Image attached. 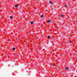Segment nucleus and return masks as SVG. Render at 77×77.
Wrapping results in <instances>:
<instances>
[{
  "mask_svg": "<svg viewBox=\"0 0 77 77\" xmlns=\"http://www.w3.org/2000/svg\"><path fill=\"white\" fill-rule=\"evenodd\" d=\"M74 77H76V76H74Z\"/></svg>",
  "mask_w": 77,
  "mask_h": 77,
  "instance_id": "nucleus-14",
  "label": "nucleus"
},
{
  "mask_svg": "<svg viewBox=\"0 0 77 77\" xmlns=\"http://www.w3.org/2000/svg\"><path fill=\"white\" fill-rule=\"evenodd\" d=\"M53 65H56V64H55V63H54L53 64Z\"/></svg>",
  "mask_w": 77,
  "mask_h": 77,
  "instance_id": "nucleus-13",
  "label": "nucleus"
},
{
  "mask_svg": "<svg viewBox=\"0 0 77 77\" xmlns=\"http://www.w3.org/2000/svg\"><path fill=\"white\" fill-rule=\"evenodd\" d=\"M47 22H48V23H51V22L50 20H48L47 21Z\"/></svg>",
  "mask_w": 77,
  "mask_h": 77,
  "instance_id": "nucleus-4",
  "label": "nucleus"
},
{
  "mask_svg": "<svg viewBox=\"0 0 77 77\" xmlns=\"http://www.w3.org/2000/svg\"><path fill=\"white\" fill-rule=\"evenodd\" d=\"M49 2L50 4H52V3H53V2H51V1H49Z\"/></svg>",
  "mask_w": 77,
  "mask_h": 77,
  "instance_id": "nucleus-3",
  "label": "nucleus"
},
{
  "mask_svg": "<svg viewBox=\"0 0 77 77\" xmlns=\"http://www.w3.org/2000/svg\"><path fill=\"white\" fill-rule=\"evenodd\" d=\"M65 6L66 8L67 7V5H65Z\"/></svg>",
  "mask_w": 77,
  "mask_h": 77,
  "instance_id": "nucleus-12",
  "label": "nucleus"
},
{
  "mask_svg": "<svg viewBox=\"0 0 77 77\" xmlns=\"http://www.w3.org/2000/svg\"><path fill=\"white\" fill-rule=\"evenodd\" d=\"M48 39H50V37L49 36H48Z\"/></svg>",
  "mask_w": 77,
  "mask_h": 77,
  "instance_id": "nucleus-7",
  "label": "nucleus"
},
{
  "mask_svg": "<svg viewBox=\"0 0 77 77\" xmlns=\"http://www.w3.org/2000/svg\"><path fill=\"white\" fill-rule=\"evenodd\" d=\"M61 17H64V15H61Z\"/></svg>",
  "mask_w": 77,
  "mask_h": 77,
  "instance_id": "nucleus-9",
  "label": "nucleus"
},
{
  "mask_svg": "<svg viewBox=\"0 0 77 77\" xmlns=\"http://www.w3.org/2000/svg\"><path fill=\"white\" fill-rule=\"evenodd\" d=\"M65 69H66V70H69V68H68V67H66L65 68Z\"/></svg>",
  "mask_w": 77,
  "mask_h": 77,
  "instance_id": "nucleus-1",
  "label": "nucleus"
},
{
  "mask_svg": "<svg viewBox=\"0 0 77 77\" xmlns=\"http://www.w3.org/2000/svg\"><path fill=\"white\" fill-rule=\"evenodd\" d=\"M10 18H11V20H12L13 18V17L12 16H10Z\"/></svg>",
  "mask_w": 77,
  "mask_h": 77,
  "instance_id": "nucleus-5",
  "label": "nucleus"
},
{
  "mask_svg": "<svg viewBox=\"0 0 77 77\" xmlns=\"http://www.w3.org/2000/svg\"><path fill=\"white\" fill-rule=\"evenodd\" d=\"M69 43H72V42L71 41H69Z\"/></svg>",
  "mask_w": 77,
  "mask_h": 77,
  "instance_id": "nucleus-11",
  "label": "nucleus"
},
{
  "mask_svg": "<svg viewBox=\"0 0 77 77\" xmlns=\"http://www.w3.org/2000/svg\"><path fill=\"white\" fill-rule=\"evenodd\" d=\"M15 7H16V8H18V4L16 5Z\"/></svg>",
  "mask_w": 77,
  "mask_h": 77,
  "instance_id": "nucleus-2",
  "label": "nucleus"
},
{
  "mask_svg": "<svg viewBox=\"0 0 77 77\" xmlns=\"http://www.w3.org/2000/svg\"><path fill=\"white\" fill-rule=\"evenodd\" d=\"M31 23V24H33V22L32 21L30 22Z\"/></svg>",
  "mask_w": 77,
  "mask_h": 77,
  "instance_id": "nucleus-8",
  "label": "nucleus"
},
{
  "mask_svg": "<svg viewBox=\"0 0 77 77\" xmlns=\"http://www.w3.org/2000/svg\"><path fill=\"white\" fill-rule=\"evenodd\" d=\"M44 17V15H41L40 16V17L41 18H42V17Z\"/></svg>",
  "mask_w": 77,
  "mask_h": 77,
  "instance_id": "nucleus-6",
  "label": "nucleus"
},
{
  "mask_svg": "<svg viewBox=\"0 0 77 77\" xmlns=\"http://www.w3.org/2000/svg\"><path fill=\"white\" fill-rule=\"evenodd\" d=\"M13 50H15V48H13Z\"/></svg>",
  "mask_w": 77,
  "mask_h": 77,
  "instance_id": "nucleus-10",
  "label": "nucleus"
}]
</instances>
